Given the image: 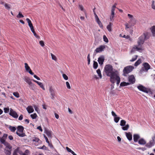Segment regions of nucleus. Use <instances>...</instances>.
Instances as JSON below:
<instances>
[{"label": "nucleus", "instance_id": "nucleus-56", "mask_svg": "<svg viewBox=\"0 0 155 155\" xmlns=\"http://www.w3.org/2000/svg\"><path fill=\"white\" fill-rule=\"evenodd\" d=\"M125 29L129 28L131 27V26H129L128 24L127 23H125Z\"/></svg>", "mask_w": 155, "mask_h": 155}, {"label": "nucleus", "instance_id": "nucleus-10", "mask_svg": "<svg viewBox=\"0 0 155 155\" xmlns=\"http://www.w3.org/2000/svg\"><path fill=\"white\" fill-rule=\"evenodd\" d=\"M25 68L26 69V71L28 72L30 74L33 75L34 74V73L32 72L30 67L28 66V64L27 63H25Z\"/></svg>", "mask_w": 155, "mask_h": 155}, {"label": "nucleus", "instance_id": "nucleus-6", "mask_svg": "<svg viewBox=\"0 0 155 155\" xmlns=\"http://www.w3.org/2000/svg\"><path fill=\"white\" fill-rule=\"evenodd\" d=\"M31 139V141L32 143L35 146H38L41 143V141L38 138L35 136L32 137Z\"/></svg>", "mask_w": 155, "mask_h": 155}, {"label": "nucleus", "instance_id": "nucleus-58", "mask_svg": "<svg viewBox=\"0 0 155 155\" xmlns=\"http://www.w3.org/2000/svg\"><path fill=\"white\" fill-rule=\"evenodd\" d=\"M39 44L42 47H43L45 45L44 42L43 41H39Z\"/></svg>", "mask_w": 155, "mask_h": 155}, {"label": "nucleus", "instance_id": "nucleus-23", "mask_svg": "<svg viewBox=\"0 0 155 155\" xmlns=\"http://www.w3.org/2000/svg\"><path fill=\"white\" fill-rule=\"evenodd\" d=\"M127 15L129 18H130V21L129 22L130 23H131L133 21H134V22H135L136 21L135 19L134 18L133 16L132 15H131L130 14H128Z\"/></svg>", "mask_w": 155, "mask_h": 155}, {"label": "nucleus", "instance_id": "nucleus-43", "mask_svg": "<svg viewBox=\"0 0 155 155\" xmlns=\"http://www.w3.org/2000/svg\"><path fill=\"white\" fill-rule=\"evenodd\" d=\"M4 6L6 9H9L10 8V5L7 3H5Z\"/></svg>", "mask_w": 155, "mask_h": 155}, {"label": "nucleus", "instance_id": "nucleus-41", "mask_svg": "<svg viewBox=\"0 0 155 155\" xmlns=\"http://www.w3.org/2000/svg\"><path fill=\"white\" fill-rule=\"evenodd\" d=\"M1 142L4 145H5V144L7 143L5 142V139L3 138H2L0 140Z\"/></svg>", "mask_w": 155, "mask_h": 155}, {"label": "nucleus", "instance_id": "nucleus-63", "mask_svg": "<svg viewBox=\"0 0 155 155\" xmlns=\"http://www.w3.org/2000/svg\"><path fill=\"white\" fill-rule=\"evenodd\" d=\"M44 137L46 140V142L48 143H49V140H48V138L47 137H46V136L45 135H44Z\"/></svg>", "mask_w": 155, "mask_h": 155}, {"label": "nucleus", "instance_id": "nucleus-47", "mask_svg": "<svg viewBox=\"0 0 155 155\" xmlns=\"http://www.w3.org/2000/svg\"><path fill=\"white\" fill-rule=\"evenodd\" d=\"M104 41L106 42L107 43L108 42V40L107 38L105 35L103 36Z\"/></svg>", "mask_w": 155, "mask_h": 155}, {"label": "nucleus", "instance_id": "nucleus-49", "mask_svg": "<svg viewBox=\"0 0 155 155\" xmlns=\"http://www.w3.org/2000/svg\"><path fill=\"white\" fill-rule=\"evenodd\" d=\"M115 6H113L111 8V13L115 14Z\"/></svg>", "mask_w": 155, "mask_h": 155}, {"label": "nucleus", "instance_id": "nucleus-9", "mask_svg": "<svg viewBox=\"0 0 155 155\" xmlns=\"http://www.w3.org/2000/svg\"><path fill=\"white\" fill-rule=\"evenodd\" d=\"M9 114L10 115L15 118H17L18 117V115L16 112L12 108L10 109Z\"/></svg>", "mask_w": 155, "mask_h": 155}, {"label": "nucleus", "instance_id": "nucleus-64", "mask_svg": "<svg viewBox=\"0 0 155 155\" xmlns=\"http://www.w3.org/2000/svg\"><path fill=\"white\" fill-rule=\"evenodd\" d=\"M34 77L38 80H40V78L35 74L34 75Z\"/></svg>", "mask_w": 155, "mask_h": 155}, {"label": "nucleus", "instance_id": "nucleus-11", "mask_svg": "<svg viewBox=\"0 0 155 155\" xmlns=\"http://www.w3.org/2000/svg\"><path fill=\"white\" fill-rule=\"evenodd\" d=\"M105 48V46L101 45L96 48L95 51L96 53L100 52L103 51Z\"/></svg>", "mask_w": 155, "mask_h": 155}, {"label": "nucleus", "instance_id": "nucleus-31", "mask_svg": "<svg viewBox=\"0 0 155 155\" xmlns=\"http://www.w3.org/2000/svg\"><path fill=\"white\" fill-rule=\"evenodd\" d=\"M9 128L12 132H14L16 130V128L15 127L12 126H10Z\"/></svg>", "mask_w": 155, "mask_h": 155}, {"label": "nucleus", "instance_id": "nucleus-25", "mask_svg": "<svg viewBox=\"0 0 155 155\" xmlns=\"http://www.w3.org/2000/svg\"><path fill=\"white\" fill-rule=\"evenodd\" d=\"M112 24L111 22H109V24L107 25V28L108 31L110 32L112 30L111 26H112Z\"/></svg>", "mask_w": 155, "mask_h": 155}, {"label": "nucleus", "instance_id": "nucleus-46", "mask_svg": "<svg viewBox=\"0 0 155 155\" xmlns=\"http://www.w3.org/2000/svg\"><path fill=\"white\" fill-rule=\"evenodd\" d=\"M23 17L24 16L22 15L21 12H19L18 14L17 15V18H23Z\"/></svg>", "mask_w": 155, "mask_h": 155}, {"label": "nucleus", "instance_id": "nucleus-55", "mask_svg": "<svg viewBox=\"0 0 155 155\" xmlns=\"http://www.w3.org/2000/svg\"><path fill=\"white\" fill-rule=\"evenodd\" d=\"M151 8H152L155 10V5H154V1H153L152 2Z\"/></svg>", "mask_w": 155, "mask_h": 155}, {"label": "nucleus", "instance_id": "nucleus-22", "mask_svg": "<svg viewBox=\"0 0 155 155\" xmlns=\"http://www.w3.org/2000/svg\"><path fill=\"white\" fill-rule=\"evenodd\" d=\"M138 143L140 145H144L146 143V142L143 139L141 138L139 140Z\"/></svg>", "mask_w": 155, "mask_h": 155}, {"label": "nucleus", "instance_id": "nucleus-44", "mask_svg": "<svg viewBox=\"0 0 155 155\" xmlns=\"http://www.w3.org/2000/svg\"><path fill=\"white\" fill-rule=\"evenodd\" d=\"M13 95L17 98H18L19 97V94L18 92H13Z\"/></svg>", "mask_w": 155, "mask_h": 155}, {"label": "nucleus", "instance_id": "nucleus-51", "mask_svg": "<svg viewBox=\"0 0 155 155\" xmlns=\"http://www.w3.org/2000/svg\"><path fill=\"white\" fill-rule=\"evenodd\" d=\"M51 56L52 59L55 61H56L57 59L56 57L53 54H52V53H51Z\"/></svg>", "mask_w": 155, "mask_h": 155}, {"label": "nucleus", "instance_id": "nucleus-33", "mask_svg": "<svg viewBox=\"0 0 155 155\" xmlns=\"http://www.w3.org/2000/svg\"><path fill=\"white\" fill-rule=\"evenodd\" d=\"M126 121L124 120H122L120 121V125L122 126H124L125 125Z\"/></svg>", "mask_w": 155, "mask_h": 155}, {"label": "nucleus", "instance_id": "nucleus-27", "mask_svg": "<svg viewBox=\"0 0 155 155\" xmlns=\"http://www.w3.org/2000/svg\"><path fill=\"white\" fill-rule=\"evenodd\" d=\"M31 30V31L33 33L34 36L35 37H36V38H37V39H40V37L37 35V34H36V33H35V32L34 30V28H33V29H32Z\"/></svg>", "mask_w": 155, "mask_h": 155}, {"label": "nucleus", "instance_id": "nucleus-45", "mask_svg": "<svg viewBox=\"0 0 155 155\" xmlns=\"http://www.w3.org/2000/svg\"><path fill=\"white\" fill-rule=\"evenodd\" d=\"M120 119V118L119 117H114V121L116 123H117L118 122L119 120Z\"/></svg>", "mask_w": 155, "mask_h": 155}, {"label": "nucleus", "instance_id": "nucleus-16", "mask_svg": "<svg viewBox=\"0 0 155 155\" xmlns=\"http://www.w3.org/2000/svg\"><path fill=\"white\" fill-rule=\"evenodd\" d=\"M104 59L103 56H101L98 58V61L99 64L101 65L103 63Z\"/></svg>", "mask_w": 155, "mask_h": 155}, {"label": "nucleus", "instance_id": "nucleus-52", "mask_svg": "<svg viewBox=\"0 0 155 155\" xmlns=\"http://www.w3.org/2000/svg\"><path fill=\"white\" fill-rule=\"evenodd\" d=\"M62 76L66 80H67L68 79V78L67 76L65 74H62Z\"/></svg>", "mask_w": 155, "mask_h": 155}, {"label": "nucleus", "instance_id": "nucleus-62", "mask_svg": "<svg viewBox=\"0 0 155 155\" xmlns=\"http://www.w3.org/2000/svg\"><path fill=\"white\" fill-rule=\"evenodd\" d=\"M123 38H125L127 39H129L130 38V37L128 35L126 36V35H124L123 36Z\"/></svg>", "mask_w": 155, "mask_h": 155}, {"label": "nucleus", "instance_id": "nucleus-19", "mask_svg": "<svg viewBox=\"0 0 155 155\" xmlns=\"http://www.w3.org/2000/svg\"><path fill=\"white\" fill-rule=\"evenodd\" d=\"M26 20L28 23V25L30 28V29H31L34 28V27L30 20L28 18H27Z\"/></svg>", "mask_w": 155, "mask_h": 155}, {"label": "nucleus", "instance_id": "nucleus-37", "mask_svg": "<svg viewBox=\"0 0 155 155\" xmlns=\"http://www.w3.org/2000/svg\"><path fill=\"white\" fill-rule=\"evenodd\" d=\"M18 150L19 147H18L14 150L13 153V155H18L17 153H18Z\"/></svg>", "mask_w": 155, "mask_h": 155}, {"label": "nucleus", "instance_id": "nucleus-61", "mask_svg": "<svg viewBox=\"0 0 155 155\" xmlns=\"http://www.w3.org/2000/svg\"><path fill=\"white\" fill-rule=\"evenodd\" d=\"M79 7L80 9L81 10L83 11L84 10L83 7L82 5H79Z\"/></svg>", "mask_w": 155, "mask_h": 155}, {"label": "nucleus", "instance_id": "nucleus-14", "mask_svg": "<svg viewBox=\"0 0 155 155\" xmlns=\"http://www.w3.org/2000/svg\"><path fill=\"white\" fill-rule=\"evenodd\" d=\"M143 65L145 70L146 71H147L150 68V66L147 63H144L143 64Z\"/></svg>", "mask_w": 155, "mask_h": 155}, {"label": "nucleus", "instance_id": "nucleus-13", "mask_svg": "<svg viewBox=\"0 0 155 155\" xmlns=\"http://www.w3.org/2000/svg\"><path fill=\"white\" fill-rule=\"evenodd\" d=\"M128 81L130 84H133L135 82V78L133 75H131L128 77Z\"/></svg>", "mask_w": 155, "mask_h": 155}, {"label": "nucleus", "instance_id": "nucleus-26", "mask_svg": "<svg viewBox=\"0 0 155 155\" xmlns=\"http://www.w3.org/2000/svg\"><path fill=\"white\" fill-rule=\"evenodd\" d=\"M97 23V24H98L99 26L101 27L102 28L103 27V25L102 24L101 22V21L100 20V19L99 18H96L95 19Z\"/></svg>", "mask_w": 155, "mask_h": 155}, {"label": "nucleus", "instance_id": "nucleus-35", "mask_svg": "<svg viewBox=\"0 0 155 155\" xmlns=\"http://www.w3.org/2000/svg\"><path fill=\"white\" fill-rule=\"evenodd\" d=\"M98 65V64L97 63V62L94 61L93 64V68L94 69H97V68Z\"/></svg>", "mask_w": 155, "mask_h": 155}, {"label": "nucleus", "instance_id": "nucleus-34", "mask_svg": "<svg viewBox=\"0 0 155 155\" xmlns=\"http://www.w3.org/2000/svg\"><path fill=\"white\" fill-rule=\"evenodd\" d=\"M38 84L44 90H45V88L44 87V86L43 84L42 83H41V82H39L38 83Z\"/></svg>", "mask_w": 155, "mask_h": 155}, {"label": "nucleus", "instance_id": "nucleus-40", "mask_svg": "<svg viewBox=\"0 0 155 155\" xmlns=\"http://www.w3.org/2000/svg\"><path fill=\"white\" fill-rule=\"evenodd\" d=\"M138 57V56L137 55H135L134 57H133L132 58V59L130 60V61L131 62H133L135 60H136Z\"/></svg>", "mask_w": 155, "mask_h": 155}, {"label": "nucleus", "instance_id": "nucleus-29", "mask_svg": "<svg viewBox=\"0 0 155 155\" xmlns=\"http://www.w3.org/2000/svg\"><path fill=\"white\" fill-rule=\"evenodd\" d=\"M130 84L129 83H126L125 82H123L120 83V85L121 87H124Z\"/></svg>", "mask_w": 155, "mask_h": 155}, {"label": "nucleus", "instance_id": "nucleus-12", "mask_svg": "<svg viewBox=\"0 0 155 155\" xmlns=\"http://www.w3.org/2000/svg\"><path fill=\"white\" fill-rule=\"evenodd\" d=\"M49 91L51 96V98L52 99H54V97L55 95V92L54 90L51 87H49Z\"/></svg>", "mask_w": 155, "mask_h": 155}, {"label": "nucleus", "instance_id": "nucleus-57", "mask_svg": "<svg viewBox=\"0 0 155 155\" xmlns=\"http://www.w3.org/2000/svg\"><path fill=\"white\" fill-rule=\"evenodd\" d=\"M4 110L5 113H7L9 111V108H4Z\"/></svg>", "mask_w": 155, "mask_h": 155}, {"label": "nucleus", "instance_id": "nucleus-2", "mask_svg": "<svg viewBox=\"0 0 155 155\" xmlns=\"http://www.w3.org/2000/svg\"><path fill=\"white\" fill-rule=\"evenodd\" d=\"M149 38V33L148 32H145L142 35L139 37L137 43L138 46L141 47V45L144 43L146 39H148Z\"/></svg>", "mask_w": 155, "mask_h": 155}, {"label": "nucleus", "instance_id": "nucleus-54", "mask_svg": "<svg viewBox=\"0 0 155 155\" xmlns=\"http://www.w3.org/2000/svg\"><path fill=\"white\" fill-rule=\"evenodd\" d=\"M34 107L35 109V111L38 113H39V110L38 107L36 105H34Z\"/></svg>", "mask_w": 155, "mask_h": 155}, {"label": "nucleus", "instance_id": "nucleus-17", "mask_svg": "<svg viewBox=\"0 0 155 155\" xmlns=\"http://www.w3.org/2000/svg\"><path fill=\"white\" fill-rule=\"evenodd\" d=\"M45 133L46 134L48 137L51 138V131L45 129Z\"/></svg>", "mask_w": 155, "mask_h": 155}, {"label": "nucleus", "instance_id": "nucleus-39", "mask_svg": "<svg viewBox=\"0 0 155 155\" xmlns=\"http://www.w3.org/2000/svg\"><path fill=\"white\" fill-rule=\"evenodd\" d=\"M30 116L31 118L33 119H36L37 117V115L36 113L31 114V115Z\"/></svg>", "mask_w": 155, "mask_h": 155}, {"label": "nucleus", "instance_id": "nucleus-4", "mask_svg": "<svg viewBox=\"0 0 155 155\" xmlns=\"http://www.w3.org/2000/svg\"><path fill=\"white\" fill-rule=\"evenodd\" d=\"M105 71L106 75L108 76L110 75L111 74L114 72L113 71V68L112 66L110 64L106 65L105 67Z\"/></svg>", "mask_w": 155, "mask_h": 155}, {"label": "nucleus", "instance_id": "nucleus-30", "mask_svg": "<svg viewBox=\"0 0 155 155\" xmlns=\"http://www.w3.org/2000/svg\"><path fill=\"white\" fill-rule=\"evenodd\" d=\"M141 63V60L140 59H138L137 61L135 63L134 65L135 66H137Z\"/></svg>", "mask_w": 155, "mask_h": 155}, {"label": "nucleus", "instance_id": "nucleus-50", "mask_svg": "<svg viewBox=\"0 0 155 155\" xmlns=\"http://www.w3.org/2000/svg\"><path fill=\"white\" fill-rule=\"evenodd\" d=\"M138 46H137L135 45L134 46L133 48L136 49L138 51L142 50V48H141V46L140 47H138Z\"/></svg>", "mask_w": 155, "mask_h": 155}, {"label": "nucleus", "instance_id": "nucleus-24", "mask_svg": "<svg viewBox=\"0 0 155 155\" xmlns=\"http://www.w3.org/2000/svg\"><path fill=\"white\" fill-rule=\"evenodd\" d=\"M24 80L27 83H28L29 85H30L32 84V82L30 79L28 77H25L24 78Z\"/></svg>", "mask_w": 155, "mask_h": 155}, {"label": "nucleus", "instance_id": "nucleus-36", "mask_svg": "<svg viewBox=\"0 0 155 155\" xmlns=\"http://www.w3.org/2000/svg\"><path fill=\"white\" fill-rule=\"evenodd\" d=\"M5 145L6 146V148L8 149H9V150H12V147L9 143H7Z\"/></svg>", "mask_w": 155, "mask_h": 155}, {"label": "nucleus", "instance_id": "nucleus-53", "mask_svg": "<svg viewBox=\"0 0 155 155\" xmlns=\"http://www.w3.org/2000/svg\"><path fill=\"white\" fill-rule=\"evenodd\" d=\"M66 86L67 88L68 89H70L71 88V86H70V84L68 81H67L66 82Z\"/></svg>", "mask_w": 155, "mask_h": 155}, {"label": "nucleus", "instance_id": "nucleus-21", "mask_svg": "<svg viewBox=\"0 0 155 155\" xmlns=\"http://www.w3.org/2000/svg\"><path fill=\"white\" fill-rule=\"evenodd\" d=\"M150 29L152 33L153 36L155 37V25H153L151 27Z\"/></svg>", "mask_w": 155, "mask_h": 155}, {"label": "nucleus", "instance_id": "nucleus-28", "mask_svg": "<svg viewBox=\"0 0 155 155\" xmlns=\"http://www.w3.org/2000/svg\"><path fill=\"white\" fill-rule=\"evenodd\" d=\"M5 153L6 155H11L12 151L11 150H8L5 149Z\"/></svg>", "mask_w": 155, "mask_h": 155}, {"label": "nucleus", "instance_id": "nucleus-1", "mask_svg": "<svg viewBox=\"0 0 155 155\" xmlns=\"http://www.w3.org/2000/svg\"><path fill=\"white\" fill-rule=\"evenodd\" d=\"M108 76L110 77V81L111 83L114 84L116 81L117 84L118 85L119 84L120 78L119 76V72L117 71L113 72Z\"/></svg>", "mask_w": 155, "mask_h": 155}, {"label": "nucleus", "instance_id": "nucleus-3", "mask_svg": "<svg viewBox=\"0 0 155 155\" xmlns=\"http://www.w3.org/2000/svg\"><path fill=\"white\" fill-rule=\"evenodd\" d=\"M17 130L16 132L17 134L20 137H23L26 135L23 133L24 128L22 126H19L17 127Z\"/></svg>", "mask_w": 155, "mask_h": 155}, {"label": "nucleus", "instance_id": "nucleus-60", "mask_svg": "<svg viewBox=\"0 0 155 155\" xmlns=\"http://www.w3.org/2000/svg\"><path fill=\"white\" fill-rule=\"evenodd\" d=\"M111 114L114 117H117V115L115 113L114 111H112L111 112Z\"/></svg>", "mask_w": 155, "mask_h": 155}, {"label": "nucleus", "instance_id": "nucleus-18", "mask_svg": "<svg viewBox=\"0 0 155 155\" xmlns=\"http://www.w3.org/2000/svg\"><path fill=\"white\" fill-rule=\"evenodd\" d=\"M140 138L139 135L138 134H134L133 135V139L134 142H136Z\"/></svg>", "mask_w": 155, "mask_h": 155}, {"label": "nucleus", "instance_id": "nucleus-32", "mask_svg": "<svg viewBox=\"0 0 155 155\" xmlns=\"http://www.w3.org/2000/svg\"><path fill=\"white\" fill-rule=\"evenodd\" d=\"M129 127V126L128 124H127L125 126L122 127V128L124 130H127Z\"/></svg>", "mask_w": 155, "mask_h": 155}, {"label": "nucleus", "instance_id": "nucleus-5", "mask_svg": "<svg viewBox=\"0 0 155 155\" xmlns=\"http://www.w3.org/2000/svg\"><path fill=\"white\" fill-rule=\"evenodd\" d=\"M134 69V67L131 65L125 67L123 70V75L126 76L127 74L131 72Z\"/></svg>", "mask_w": 155, "mask_h": 155}, {"label": "nucleus", "instance_id": "nucleus-48", "mask_svg": "<svg viewBox=\"0 0 155 155\" xmlns=\"http://www.w3.org/2000/svg\"><path fill=\"white\" fill-rule=\"evenodd\" d=\"M66 149L68 152H70L72 154L74 152L72 150L70 149L68 147H66Z\"/></svg>", "mask_w": 155, "mask_h": 155}, {"label": "nucleus", "instance_id": "nucleus-7", "mask_svg": "<svg viewBox=\"0 0 155 155\" xmlns=\"http://www.w3.org/2000/svg\"><path fill=\"white\" fill-rule=\"evenodd\" d=\"M155 144V135L152 137V140H150L149 143H147L146 146L148 148H150L153 146Z\"/></svg>", "mask_w": 155, "mask_h": 155}, {"label": "nucleus", "instance_id": "nucleus-59", "mask_svg": "<svg viewBox=\"0 0 155 155\" xmlns=\"http://www.w3.org/2000/svg\"><path fill=\"white\" fill-rule=\"evenodd\" d=\"M38 148L39 149H41L44 150H47V147L45 145H43L42 147H38Z\"/></svg>", "mask_w": 155, "mask_h": 155}, {"label": "nucleus", "instance_id": "nucleus-20", "mask_svg": "<svg viewBox=\"0 0 155 155\" xmlns=\"http://www.w3.org/2000/svg\"><path fill=\"white\" fill-rule=\"evenodd\" d=\"M26 109L29 113H32L34 111V110L31 106H29L27 107Z\"/></svg>", "mask_w": 155, "mask_h": 155}, {"label": "nucleus", "instance_id": "nucleus-15", "mask_svg": "<svg viewBox=\"0 0 155 155\" xmlns=\"http://www.w3.org/2000/svg\"><path fill=\"white\" fill-rule=\"evenodd\" d=\"M127 139L131 141L132 139V135L131 133L129 132L128 133H125Z\"/></svg>", "mask_w": 155, "mask_h": 155}, {"label": "nucleus", "instance_id": "nucleus-8", "mask_svg": "<svg viewBox=\"0 0 155 155\" xmlns=\"http://www.w3.org/2000/svg\"><path fill=\"white\" fill-rule=\"evenodd\" d=\"M137 88L140 91L146 93H148L149 90L148 89L143 85L140 84L137 86Z\"/></svg>", "mask_w": 155, "mask_h": 155}, {"label": "nucleus", "instance_id": "nucleus-38", "mask_svg": "<svg viewBox=\"0 0 155 155\" xmlns=\"http://www.w3.org/2000/svg\"><path fill=\"white\" fill-rule=\"evenodd\" d=\"M115 14L111 13V15L110 16V21H112L114 20V17Z\"/></svg>", "mask_w": 155, "mask_h": 155}, {"label": "nucleus", "instance_id": "nucleus-42", "mask_svg": "<svg viewBox=\"0 0 155 155\" xmlns=\"http://www.w3.org/2000/svg\"><path fill=\"white\" fill-rule=\"evenodd\" d=\"M97 72L98 75L99 76L100 78H102V75L101 74V71L99 69H98L97 70Z\"/></svg>", "mask_w": 155, "mask_h": 155}]
</instances>
